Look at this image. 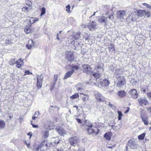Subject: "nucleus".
I'll list each match as a JSON object with an SVG mask.
<instances>
[{
  "label": "nucleus",
  "instance_id": "1",
  "mask_svg": "<svg viewBox=\"0 0 151 151\" xmlns=\"http://www.w3.org/2000/svg\"><path fill=\"white\" fill-rule=\"evenodd\" d=\"M92 76L91 78L92 81H91V83H93L97 86L102 87H107L109 84V81L106 79L101 80L100 79V74L97 73H91Z\"/></svg>",
  "mask_w": 151,
  "mask_h": 151
},
{
  "label": "nucleus",
  "instance_id": "2",
  "mask_svg": "<svg viewBox=\"0 0 151 151\" xmlns=\"http://www.w3.org/2000/svg\"><path fill=\"white\" fill-rule=\"evenodd\" d=\"M113 15L109 16L108 17L105 16H102L98 18V22L101 24L104 27H106L108 25L109 22L108 19H113Z\"/></svg>",
  "mask_w": 151,
  "mask_h": 151
},
{
  "label": "nucleus",
  "instance_id": "3",
  "mask_svg": "<svg viewBox=\"0 0 151 151\" xmlns=\"http://www.w3.org/2000/svg\"><path fill=\"white\" fill-rule=\"evenodd\" d=\"M116 77V82L117 86L118 87H122L123 86L125 85L126 82L124 77L120 76L119 75H118Z\"/></svg>",
  "mask_w": 151,
  "mask_h": 151
},
{
  "label": "nucleus",
  "instance_id": "4",
  "mask_svg": "<svg viewBox=\"0 0 151 151\" xmlns=\"http://www.w3.org/2000/svg\"><path fill=\"white\" fill-rule=\"evenodd\" d=\"M137 15L138 17H145L146 16L148 18L150 16V12L148 11H146L144 10H138L137 11Z\"/></svg>",
  "mask_w": 151,
  "mask_h": 151
},
{
  "label": "nucleus",
  "instance_id": "5",
  "mask_svg": "<svg viewBox=\"0 0 151 151\" xmlns=\"http://www.w3.org/2000/svg\"><path fill=\"white\" fill-rule=\"evenodd\" d=\"M37 86L38 88H40L42 87V82L43 79V77L41 74L40 75L37 76Z\"/></svg>",
  "mask_w": 151,
  "mask_h": 151
},
{
  "label": "nucleus",
  "instance_id": "6",
  "mask_svg": "<svg viewBox=\"0 0 151 151\" xmlns=\"http://www.w3.org/2000/svg\"><path fill=\"white\" fill-rule=\"evenodd\" d=\"M69 143L71 145L75 146L80 142L79 139L76 137H71L69 139Z\"/></svg>",
  "mask_w": 151,
  "mask_h": 151
},
{
  "label": "nucleus",
  "instance_id": "7",
  "mask_svg": "<svg viewBox=\"0 0 151 151\" xmlns=\"http://www.w3.org/2000/svg\"><path fill=\"white\" fill-rule=\"evenodd\" d=\"M96 23L94 21H90L88 23V27L91 31H93L97 28Z\"/></svg>",
  "mask_w": 151,
  "mask_h": 151
},
{
  "label": "nucleus",
  "instance_id": "8",
  "mask_svg": "<svg viewBox=\"0 0 151 151\" xmlns=\"http://www.w3.org/2000/svg\"><path fill=\"white\" fill-rule=\"evenodd\" d=\"M138 101L139 105L142 106L144 105L146 106L148 103V101L147 100V98L144 97L138 99Z\"/></svg>",
  "mask_w": 151,
  "mask_h": 151
},
{
  "label": "nucleus",
  "instance_id": "9",
  "mask_svg": "<svg viewBox=\"0 0 151 151\" xmlns=\"http://www.w3.org/2000/svg\"><path fill=\"white\" fill-rule=\"evenodd\" d=\"M117 17L122 20L124 19V17L127 15L125 12L123 10L118 11L116 12Z\"/></svg>",
  "mask_w": 151,
  "mask_h": 151
},
{
  "label": "nucleus",
  "instance_id": "10",
  "mask_svg": "<svg viewBox=\"0 0 151 151\" xmlns=\"http://www.w3.org/2000/svg\"><path fill=\"white\" fill-rule=\"evenodd\" d=\"M94 93L95 97L98 101L99 102L103 101L104 98L100 93L96 91Z\"/></svg>",
  "mask_w": 151,
  "mask_h": 151
},
{
  "label": "nucleus",
  "instance_id": "11",
  "mask_svg": "<svg viewBox=\"0 0 151 151\" xmlns=\"http://www.w3.org/2000/svg\"><path fill=\"white\" fill-rule=\"evenodd\" d=\"M66 56L67 60L69 61H73L74 59L73 52L71 51H67L66 53Z\"/></svg>",
  "mask_w": 151,
  "mask_h": 151
},
{
  "label": "nucleus",
  "instance_id": "12",
  "mask_svg": "<svg viewBox=\"0 0 151 151\" xmlns=\"http://www.w3.org/2000/svg\"><path fill=\"white\" fill-rule=\"evenodd\" d=\"M138 15L134 13H132L130 14H129L128 16L127 19L129 18V19L131 21H136L138 18Z\"/></svg>",
  "mask_w": 151,
  "mask_h": 151
},
{
  "label": "nucleus",
  "instance_id": "13",
  "mask_svg": "<svg viewBox=\"0 0 151 151\" xmlns=\"http://www.w3.org/2000/svg\"><path fill=\"white\" fill-rule=\"evenodd\" d=\"M129 93L131 95V97L134 99H136L137 97L138 94L136 89H131L129 91Z\"/></svg>",
  "mask_w": 151,
  "mask_h": 151
},
{
  "label": "nucleus",
  "instance_id": "14",
  "mask_svg": "<svg viewBox=\"0 0 151 151\" xmlns=\"http://www.w3.org/2000/svg\"><path fill=\"white\" fill-rule=\"evenodd\" d=\"M83 69V72L87 74L90 73L91 70V69L90 66L88 65H82Z\"/></svg>",
  "mask_w": 151,
  "mask_h": 151
},
{
  "label": "nucleus",
  "instance_id": "15",
  "mask_svg": "<svg viewBox=\"0 0 151 151\" xmlns=\"http://www.w3.org/2000/svg\"><path fill=\"white\" fill-rule=\"evenodd\" d=\"M128 145L132 149H134L137 148V145L134 140L130 139L128 141Z\"/></svg>",
  "mask_w": 151,
  "mask_h": 151
},
{
  "label": "nucleus",
  "instance_id": "16",
  "mask_svg": "<svg viewBox=\"0 0 151 151\" xmlns=\"http://www.w3.org/2000/svg\"><path fill=\"white\" fill-rule=\"evenodd\" d=\"M32 9V6L30 5H26L22 8V11L24 12H28Z\"/></svg>",
  "mask_w": 151,
  "mask_h": 151
},
{
  "label": "nucleus",
  "instance_id": "17",
  "mask_svg": "<svg viewBox=\"0 0 151 151\" xmlns=\"http://www.w3.org/2000/svg\"><path fill=\"white\" fill-rule=\"evenodd\" d=\"M74 72V70L73 69H72L70 71H67L63 79H66L70 77Z\"/></svg>",
  "mask_w": 151,
  "mask_h": 151
},
{
  "label": "nucleus",
  "instance_id": "18",
  "mask_svg": "<svg viewBox=\"0 0 151 151\" xmlns=\"http://www.w3.org/2000/svg\"><path fill=\"white\" fill-rule=\"evenodd\" d=\"M16 63H17L16 66L18 68H20L24 64L23 59L22 58L18 59Z\"/></svg>",
  "mask_w": 151,
  "mask_h": 151
},
{
  "label": "nucleus",
  "instance_id": "19",
  "mask_svg": "<svg viewBox=\"0 0 151 151\" xmlns=\"http://www.w3.org/2000/svg\"><path fill=\"white\" fill-rule=\"evenodd\" d=\"M56 130L58 133L61 135H63L66 134V131L64 129L62 128H59L58 127H57Z\"/></svg>",
  "mask_w": 151,
  "mask_h": 151
},
{
  "label": "nucleus",
  "instance_id": "20",
  "mask_svg": "<svg viewBox=\"0 0 151 151\" xmlns=\"http://www.w3.org/2000/svg\"><path fill=\"white\" fill-rule=\"evenodd\" d=\"M127 93L124 91H120L118 92L117 95L120 98H123L126 96Z\"/></svg>",
  "mask_w": 151,
  "mask_h": 151
},
{
  "label": "nucleus",
  "instance_id": "21",
  "mask_svg": "<svg viewBox=\"0 0 151 151\" xmlns=\"http://www.w3.org/2000/svg\"><path fill=\"white\" fill-rule=\"evenodd\" d=\"M103 64L102 63H99L96 69L98 72H101L103 70L102 67Z\"/></svg>",
  "mask_w": 151,
  "mask_h": 151
},
{
  "label": "nucleus",
  "instance_id": "22",
  "mask_svg": "<svg viewBox=\"0 0 151 151\" xmlns=\"http://www.w3.org/2000/svg\"><path fill=\"white\" fill-rule=\"evenodd\" d=\"M34 45V44L32 40L29 41L28 44L26 45V47L28 49H31Z\"/></svg>",
  "mask_w": 151,
  "mask_h": 151
},
{
  "label": "nucleus",
  "instance_id": "23",
  "mask_svg": "<svg viewBox=\"0 0 151 151\" xmlns=\"http://www.w3.org/2000/svg\"><path fill=\"white\" fill-rule=\"evenodd\" d=\"M76 40L75 38H74L73 36L72 35L70 36L68 39V43L69 44H72Z\"/></svg>",
  "mask_w": 151,
  "mask_h": 151
},
{
  "label": "nucleus",
  "instance_id": "24",
  "mask_svg": "<svg viewBox=\"0 0 151 151\" xmlns=\"http://www.w3.org/2000/svg\"><path fill=\"white\" fill-rule=\"evenodd\" d=\"M85 124L88 127H93V125L88 120H85L84 121Z\"/></svg>",
  "mask_w": 151,
  "mask_h": 151
},
{
  "label": "nucleus",
  "instance_id": "25",
  "mask_svg": "<svg viewBox=\"0 0 151 151\" xmlns=\"http://www.w3.org/2000/svg\"><path fill=\"white\" fill-rule=\"evenodd\" d=\"M29 22L31 24H32L39 20V19L36 17H31L30 18Z\"/></svg>",
  "mask_w": 151,
  "mask_h": 151
},
{
  "label": "nucleus",
  "instance_id": "26",
  "mask_svg": "<svg viewBox=\"0 0 151 151\" xmlns=\"http://www.w3.org/2000/svg\"><path fill=\"white\" fill-rule=\"evenodd\" d=\"M72 35L76 40H78V38L80 37V32H77L75 34H73Z\"/></svg>",
  "mask_w": 151,
  "mask_h": 151
},
{
  "label": "nucleus",
  "instance_id": "27",
  "mask_svg": "<svg viewBox=\"0 0 151 151\" xmlns=\"http://www.w3.org/2000/svg\"><path fill=\"white\" fill-rule=\"evenodd\" d=\"M91 127H88L87 129L88 133L89 134H92V133L98 134V132H95L94 130L91 128Z\"/></svg>",
  "mask_w": 151,
  "mask_h": 151
},
{
  "label": "nucleus",
  "instance_id": "28",
  "mask_svg": "<svg viewBox=\"0 0 151 151\" xmlns=\"http://www.w3.org/2000/svg\"><path fill=\"white\" fill-rule=\"evenodd\" d=\"M105 139L108 140H110L111 139V135L110 133L108 132L106 133L104 136Z\"/></svg>",
  "mask_w": 151,
  "mask_h": 151
},
{
  "label": "nucleus",
  "instance_id": "29",
  "mask_svg": "<svg viewBox=\"0 0 151 151\" xmlns=\"http://www.w3.org/2000/svg\"><path fill=\"white\" fill-rule=\"evenodd\" d=\"M5 127V123L4 121L0 120V129L4 128Z\"/></svg>",
  "mask_w": 151,
  "mask_h": 151
},
{
  "label": "nucleus",
  "instance_id": "30",
  "mask_svg": "<svg viewBox=\"0 0 151 151\" xmlns=\"http://www.w3.org/2000/svg\"><path fill=\"white\" fill-rule=\"evenodd\" d=\"M82 100L84 101H86L88 100V96L87 95L82 94Z\"/></svg>",
  "mask_w": 151,
  "mask_h": 151
},
{
  "label": "nucleus",
  "instance_id": "31",
  "mask_svg": "<svg viewBox=\"0 0 151 151\" xmlns=\"http://www.w3.org/2000/svg\"><path fill=\"white\" fill-rule=\"evenodd\" d=\"M24 31L27 34L30 33L31 32V30L30 29V28L29 26H26L25 27Z\"/></svg>",
  "mask_w": 151,
  "mask_h": 151
},
{
  "label": "nucleus",
  "instance_id": "32",
  "mask_svg": "<svg viewBox=\"0 0 151 151\" xmlns=\"http://www.w3.org/2000/svg\"><path fill=\"white\" fill-rule=\"evenodd\" d=\"M40 114V113L39 111L35 112L32 117V119L33 120H35L38 116Z\"/></svg>",
  "mask_w": 151,
  "mask_h": 151
},
{
  "label": "nucleus",
  "instance_id": "33",
  "mask_svg": "<svg viewBox=\"0 0 151 151\" xmlns=\"http://www.w3.org/2000/svg\"><path fill=\"white\" fill-rule=\"evenodd\" d=\"M145 134L143 133L138 136V139L139 140H143L145 136Z\"/></svg>",
  "mask_w": 151,
  "mask_h": 151
},
{
  "label": "nucleus",
  "instance_id": "34",
  "mask_svg": "<svg viewBox=\"0 0 151 151\" xmlns=\"http://www.w3.org/2000/svg\"><path fill=\"white\" fill-rule=\"evenodd\" d=\"M140 117H141L142 121L145 120H146L147 119V117L145 115L141 114H140Z\"/></svg>",
  "mask_w": 151,
  "mask_h": 151
},
{
  "label": "nucleus",
  "instance_id": "35",
  "mask_svg": "<svg viewBox=\"0 0 151 151\" xmlns=\"http://www.w3.org/2000/svg\"><path fill=\"white\" fill-rule=\"evenodd\" d=\"M15 63V59L12 58L9 61V64L10 65H13Z\"/></svg>",
  "mask_w": 151,
  "mask_h": 151
},
{
  "label": "nucleus",
  "instance_id": "36",
  "mask_svg": "<svg viewBox=\"0 0 151 151\" xmlns=\"http://www.w3.org/2000/svg\"><path fill=\"white\" fill-rule=\"evenodd\" d=\"M79 97V95L78 93H76L75 94H73L70 97V98L72 99H74L77 98Z\"/></svg>",
  "mask_w": 151,
  "mask_h": 151
},
{
  "label": "nucleus",
  "instance_id": "37",
  "mask_svg": "<svg viewBox=\"0 0 151 151\" xmlns=\"http://www.w3.org/2000/svg\"><path fill=\"white\" fill-rule=\"evenodd\" d=\"M117 112L118 114V119L119 120H120L122 119V112L120 111H118Z\"/></svg>",
  "mask_w": 151,
  "mask_h": 151
},
{
  "label": "nucleus",
  "instance_id": "38",
  "mask_svg": "<svg viewBox=\"0 0 151 151\" xmlns=\"http://www.w3.org/2000/svg\"><path fill=\"white\" fill-rule=\"evenodd\" d=\"M120 71V69H116L115 72V75H116V77H117V76L119 75L120 76H122L120 73H119V72Z\"/></svg>",
  "mask_w": 151,
  "mask_h": 151
},
{
  "label": "nucleus",
  "instance_id": "39",
  "mask_svg": "<svg viewBox=\"0 0 151 151\" xmlns=\"http://www.w3.org/2000/svg\"><path fill=\"white\" fill-rule=\"evenodd\" d=\"M58 78V75H54V80L55 81L54 82V86H55L56 83V81H57Z\"/></svg>",
  "mask_w": 151,
  "mask_h": 151
},
{
  "label": "nucleus",
  "instance_id": "40",
  "mask_svg": "<svg viewBox=\"0 0 151 151\" xmlns=\"http://www.w3.org/2000/svg\"><path fill=\"white\" fill-rule=\"evenodd\" d=\"M12 43V41L10 38H8L6 40V44H10Z\"/></svg>",
  "mask_w": 151,
  "mask_h": 151
},
{
  "label": "nucleus",
  "instance_id": "41",
  "mask_svg": "<svg viewBox=\"0 0 151 151\" xmlns=\"http://www.w3.org/2000/svg\"><path fill=\"white\" fill-rule=\"evenodd\" d=\"M47 141H44L41 143V145L42 146V147H46L47 146Z\"/></svg>",
  "mask_w": 151,
  "mask_h": 151
},
{
  "label": "nucleus",
  "instance_id": "42",
  "mask_svg": "<svg viewBox=\"0 0 151 151\" xmlns=\"http://www.w3.org/2000/svg\"><path fill=\"white\" fill-rule=\"evenodd\" d=\"M41 12L40 14L41 16H42L45 13L46 9L45 8L43 7L41 9Z\"/></svg>",
  "mask_w": 151,
  "mask_h": 151
},
{
  "label": "nucleus",
  "instance_id": "43",
  "mask_svg": "<svg viewBox=\"0 0 151 151\" xmlns=\"http://www.w3.org/2000/svg\"><path fill=\"white\" fill-rule=\"evenodd\" d=\"M66 11L68 12V13H69L70 12V5L69 4L67 6H66Z\"/></svg>",
  "mask_w": 151,
  "mask_h": 151
},
{
  "label": "nucleus",
  "instance_id": "44",
  "mask_svg": "<svg viewBox=\"0 0 151 151\" xmlns=\"http://www.w3.org/2000/svg\"><path fill=\"white\" fill-rule=\"evenodd\" d=\"M79 43L78 41L75 40L73 44L74 45V46L75 47H77L79 45Z\"/></svg>",
  "mask_w": 151,
  "mask_h": 151
},
{
  "label": "nucleus",
  "instance_id": "45",
  "mask_svg": "<svg viewBox=\"0 0 151 151\" xmlns=\"http://www.w3.org/2000/svg\"><path fill=\"white\" fill-rule=\"evenodd\" d=\"M110 51L113 50L114 49V47L113 45L111 44L110 46L109 47Z\"/></svg>",
  "mask_w": 151,
  "mask_h": 151
},
{
  "label": "nucleus",
  "instance_id": "46",
  "mask_svg": "<svg viewBox=\"0 0 151 151\" xmlns=\"http://www.w3.org/2000/svg\"><path fill=\"white\" fill-rule=\"evenodd\" d=\"M89 36L88 34H85V35H84L83 37L84 39H85L86 40H88L89 39Z\"/></svg>",
  "mask_w": 151,
  "mask_h": 151
},
{
  "label": "nucleus",
  "instance_id": "47",
  "mask_svg": "<svg viewBox=\"0 0 151 151\" xmlns=\"http://www.w3.org/2000/svg\"><path fill=\"white\" fill-rule=\"evenodd\" d=\"M53 151H64L63 149L62 148H60L59 149L55 148Z\"/></svg>",
  "mask_w": 151,
  "mask_h": 151
},
{
  "label": "nucleus",
  "instance_id": "48",
  "mask_svg": "<svg viewBox=\"0 0 151 151\" xmlns=\"http://www.w3.org/2000/svg\"><path fill=\"white\" fill-rule=\"evenodd\" d=\"M32 74V73L30 72L29 70H26L24 73V75H27Z\"/></svg>",
  "mask_w": 151,
  "mask_h": 151
},
{
  "label": "nucleus",
  "instance_id": "49",
  "mask_svg": "<svg viewBox=\"0 0 151 151\" xmlns=\"http://www.w3.org/2000/svg\"><path fill=\"white\" fill-rule=\"evenodd\" d=\"M147 96L150 100H151V92H149L147 93Z\"/></svg>",
  "mask_w": 151,
  "mask_h": 151
},
{
  "label": "nucleus",
  "instance_id": "50",
  "mask_svg": "<svg viewBox=\"0 0 151 151\" xmlns=\"http://www.w3.org/2000/svg\"><path fill=\"white\" fill-rule=\"evenodd\" d=\"M32 121H31V124L32 125V127L33 128H38V126L37 125H35L34 124H33L32 123Z\"/></svg>",
  "mask_w": 151,
  "mask_h": 151
},
{
  "label": "nucleus",
  "instance_id": "51",
  "mask_svg": "<svg viewBox=\"0 0 151 151\" xmlns=\"http://www.w3.org/2000/svg\"><path fill=\"white\" fill-rule=\"evenodd\" d=\"M49 135L48 132L47 131H46L45 132V134L44 135V137L45 138H47Z\"/></svg>",
  "mask_w": 151,
  "mask_h": 151
},
{
  "label": "nucleus",
  "instance_id": "52",
  "mask_svg": "<svg viewBox=\"0 0 151 151\" xmlns=\"http://www.w3.org/2000/svg\"><path fill=\"white\" fill-rule=\"evenodd\" d=\"M142 4L143 6H146L147 8H149L150 7V6L147 4L144 3Z\"/></svg>",
  "mask_w": 151,
  "mask_h": 151
},
{
  "label": "nucleus",
  "instance_id": "53",
  "mask_svg": "<svg viewBox=\"0 0 151 151\" xmlns=\"http://www.w3.org/2000/svg\"><path fill=\"white\" fill-rule=\"evenodd\" d=\"M76 120L78 123H79L81 124H82V122L80 119L77 118L76 119Z\"/></svg>",
  "mask_w": 151,
  "mask_h": 151
},
{
  "label": "nucleus",
  "instance_id": "54",
  "mask_svg": "<svg viewBox=\"0 0 151 151\" xmlns=\"http://www.w3.org/2000/svg\"><path fill=\"white\" fill-rule=\"evenodd\" d=\"M145 125H147L148 124V122L147 120H145L143 121Z\"/></svg>",
  "mask_w": 151,
  "mask_h": 151
},
{
  "label": "nucleus",
  "instance_id": "55",
  "mask_svg": "<svg viewBox=\"0 0 151 151\" xmlns=\"http://www.w3.org/2000/svg\"><path fill=\"white\" fill-rule=\"evenodd\" d=\"M147 111L151 113V106L147 108Z\"/></svg>",
  "mask_w": 151,
  "mask_h": 151
},
{
  "label": "nucleus",
  "instance_id": "56",
  "mask_svg": "<svg viewBox=\"0 0 151 151\" xmlns=\"http://www.w3.org/2000/svg\"><path fill=\"white\" fill-rule=\"evenodd\" d=\"M72 68H73L72 69H75L76 70H77L78 69V67L77 66H74L72 67Z\"/></svg>",
  "mask_w": 151,
  "mask_h": 151
},
{
  "label": "nucleus",
  "instance_id": "57",
  "mask_svg": "<svg viewBox=\"0 0 151 151\" xmlns=\"http://www.w3.org/2000/svg\"><path fill=\"white\" fill-rule=\"evenodd\" d=\"M98 126L100 127L101 126H102L103 125V124L101 123H98Z\"/></svg>",
  "mask_w": 151,
  "mask_h": 151
},
{
  "label": "nucleus",
  "instance_id": "58",
  "mask_svg": "<svg viewBox=\"0 0 151 151\" xmlns=\"http://www.w3.org/2000/svg\"><path fill=\"white\" fill-rule=\"evenodd\" d=\"M59 142V141L58 140V141H56V140H55V142H54V143L55 144H58Z\"/></svg>",
  "mask_w": 151,
  "mask_h": 151
},
{
  "label": "nucleus",
  "instance_id": "59",
  "mask_svg": "<svg viewBox=\"0 0 151 151\" xmlns=\"http://www.w3.org/2000/svg\"><path fill=\"white\" fill-rule=\"evenodd\" d=\"M25 143L26 144V145H27V147H28V148H29L30 147V144H28L26 142H25Z\"/></svg>",
  "mask_w": 151,
  "mask_h": 151
},
{
  "label": "nucleus",
  "instance_id": "60",
  "mask_svg": "<svg viewBox=\"0 0 151 151\" xmlns=\"http://www.w3.org/2000/svg\"><path fill=\"white\" fill-rule=\"evenodd\" d=\"M96 12H94L93 13V14L90 17H89V18L91 17L92 16H94L95 15V14L96 13Z\"/></svg>",
  "mask_w": 151,
  "mask_h": 151
},
{
  "label": "nucleus",
  "instance_id": "61",
  "mask_svg": "<svg viewBox=\"0 0 151 151\" xmlns=\"http://www.w3.org/2000/svg\"><path fill=\"white\" fill-rule=\"evenodd\" d=\"M59 35V34H57V39H58V40H60V39H59V37H58Z\"/></svg>",
  "mask_w": 151,
  "mask_h": 151
},
{
  "label": "nucleus",
  "instance_id": "62",
  "mask_svg": "<svg viewBox=\"0 0 151 151\" xmlns=\"http://www.w3.org/2000/svg\"><path fill=\"white\" fill-rule=\"evenodd\" d=\"M125 148H126V151H128V146L126 145L125 147Z\"/></svg>",
  "mask_w": 151,
  "mask_h": 151
},
{
  "label": "nucleus",
  "instance_id": "63",
  "mask_svg": "<svg viewBox=\"0 0 151 151\" xmlns=\"http://www.w3.org/2000/svg\"><path fill=\"white\" fill-rule=\"evenodd\" d=\"M54 86H54V84H53V86L52 87L50 88V90H52L54 88Z\"/></svg>",
  "mask_w": 151,
  "mask_h": 151
},
{
  "label": "nucleus",
  "instance_id": "64",
  "mask_svg": "<svg viewBox=\"0 0 151 151\" xmlns=\"http://www.w3.org/2000/svg\"><path fill=\"white\" fill-rule=\"evenodd\" d=\"M129 111V109H127L126 110V111H125V113H127V112H128Z\"/></svg>",
  "mask_w": 151,
  "mask_h": 151
}]
</instances>
